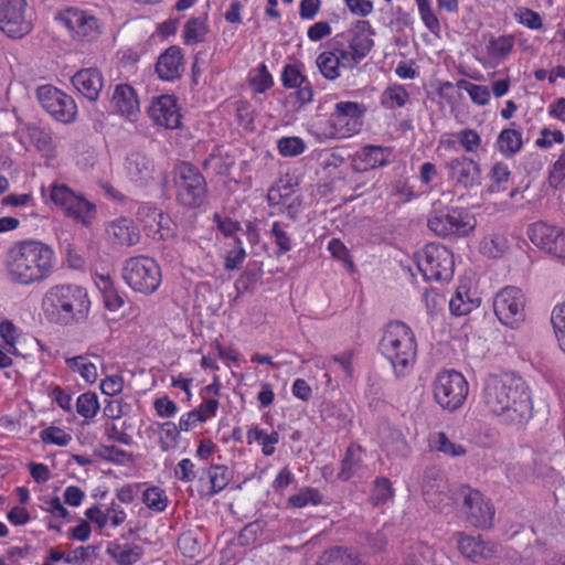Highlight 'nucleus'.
Here are the masks:
<instances>
[{"label": "nucleus", "instance_id": "f257e3e1", "mask_svg": "<svg viewBox=\"0 0 565 565\" xmlns=\"http://www.w3.org/2000/svg\"><path fill=\"white\" fill-rule=\"evenodd\" d=\"M56 266L55 249L39 238H23L14 242L7 249L3 259L7 279L22 287L47 281L53 277Z\"/></svg>", "mask_w": 565, "mask_h": 565}, {"label": "nucleus", "instance_id": "f03ea898", "mask_svg": "<svg viewBox=\"0 0 565 565\" xmlns=\"http://www.w3.org/2000/svg\"><path fill=\"white\" fill-rule=\"evenodd\" d=\"M486 408L502 422L522 425L532 417L533 403L525 381L514 373L487 377L482 390Z\"/></svg>", "mask_w": 565, "mask_h": 565}, {"label": "nucleus", "instance_id": "7ed1b4c3", "mask_svg": "<svg viewBox=\"0 0 565 565\" xmlns=\"http://www.w3.org/2000/svg\"><path fill=\"white\" fill-rule=\"evenodd\" d=\"M92 300L88 290L76 284H57L43 295L41 309L44 319L53 326L70 328L88 320Z\"/></svg>", "mask_w": 565, "mask_h": 565}, {"label": "nucleus", "instance_id": "20e7f679", "mask_svg": "<svg viewBox=\"0 0 565 565\" xmlns=\"http://www.w3.org/2000/svg\"><path fill=\"white\" fill-rule=\"evenodd\" d=\"M379 350L395 376L409 374L417 361L418 343L412 328L403 321H390L383 329Z\"/></svg>", "mask_w": 565, "mask_h": 565}, {"label": "nucleus", "instance_id": "39448f33", "mask_svg": "<svg viewBox=\"0 0 565 565\" xmlns=\"http://www.w3.org/2000/svg\"><path fill=\"white\" fill-rule=\"evenodd\" d=\"M55 21L65 30L70 41L81 49L93 46L103 34V22L90 10L79 7L60 10Z\"/></svg>", "mask_w": 565, "mask_h": 565}, {"label": "nucleus", "instance_id": "423d86ee", "mask_svg": "<svg viewBox=\"0 0 565 565\" xmlns=\"http://www.w3.org/2000/svg\"><path fill=\"white\" fill-rule=\"evenodd\" d=\"M373 35L370 21L358 20L348 30L337 33L329 43L347 63V68L352 70L371 52L374 45Z\"/></svg>", "mask_w": 565, "mask_h": 565}, {"label": "nucleus", "instance_id": "0eeeda50", "mask_svg": "<svg viewBox=\"0 0 565 565\" xmlns=\"http://www.w3.org/2000/svg\"><path fill=\"white\" fill-rule=\"evenodd\" d=\"M174 196L185 209L202 206L207 198V182L202 172L191 162L182 161L172 171Z\"/></svg>", "mask_w": 565, "mask_h": 565}, {"label": "nucleus", "instance_id": "6e6552de", "mask_svg": "<svg viewBox=\"0 0 565 565\" xmlns=\"http://www.w3.org/2000/svg\"><path fill=\"white\" fill-rule=\"evenodd\" d=\"M50 200L63 215L74 223L90 227L97 215V206L67 184L54 181L49 188Z\"/></svg>", "mask_w": 565, "mask_h": 565}, {"label": "nucleus", "instance_id": "1a4fd4ad", "mask_svg": "<svg viewBox=\"0 0 565 565\" xmlns=\"http://www.w3.org/2000/svg\"><path fill=\"white\" fill-rule=\"evenodd\" d=\"M367 108L364 104L341 100L326 121L320 135L326 139H345L358 135L363 127Z\"/></svg>", "mask_w": 565, "mask_h": 565}, {"label": "nucleus", "instance_id": "9d476101", "mask_svg": "<svg viewBox=\"0 0 565 565\" xmlns=\"http://www.w3.org/2000/svg\"><path fill=\"white\" fill-rule=\"evenodd\" d=\"M122 279L135 292L154 294L162 282V271L156 259L149 256L128 258L122 267Z\"/></svg>", "mask_w": 565, "mask_h": 565}, {"label": "nucleus", "instance_id": "9b49d317", "mask_svg": "<svg viewBox=\"0 0 565 565\" xmlns=\"http://www.w3.org/2000/svg\"><path fill=\"white\" fill-rule=\"evenodd\" d=\"M419 271L427 281H449L455 273L451 249L439 243H428L416 254Z\"/></svg>", "mask_w": 565, "mask_h": 565}, {"label": "nucleus", "instance_id": "f8f14e48", "mask_svg": "<svg viewBox=\"0 0 565 565\" xmlns=\"http://www.w3.org/2000/svg\"><path fill=\"white\" fill-rule=\"evenodd\" d=\"M428 228L444 238H463L477 227L475 215L465 207H449L433 213L427 221Z\"/></svg>", "mask_w": 565, "mask_h": 565}, {"label": "nucleus", "instance_id": "ddd939ff", "mask_svg": "<svg viewBox=\"0 0 565 565\" xmlns=\"http://www.w3.org/2000/svg\"><path fill=\"white\" fill-rule=\"evenodd\" d=\"M435 402L445 411L455 412L463 406L469 394V384L456 370L439 372L433 382Z\"/></svg>", "mask_w": 565, "mask_h": 565}, {"label": "nucleus", "instance_id": "4468645a", "mask_svg": "<svg viewBox=\"0 0 565 565\" xmlns=\"http://www.w3.org/2000/svg\"><path fill=\"white\" fill-rule=\"evenodd\" d=\"M493 310L498 320L512 329L525 320V297L518 287L502 288L493 298Z\"/></svg>", "mask_w": 565, "mask_h": 565}, {"label": "nucleus", "instance_id": "2eb2a0df", "mask_svg": "<svg viewBox=\"0 0 565 565\" xmlns=\"http://www.w3.org/2000/svg\"><path fill=\"white\" fill-rule=\"evenodd\" d=\"M38 99L42 108L63 124L73 122L77 115L75 100L64 92L52 85H44L38 88Z\"/></svg>", "mask_w": 565, "mask_h": 565}, {"label": "nucleus", "instance_id": "dca6fc26", "mask_svg": "<svg viewBox=\"0 0 565 565\" xmlns=\"http://www.w3.org/2000/svg\"><path fill=\"white\" fill-rule=\"evenodd\" d=\"M461 491L467 522L481 530L492 527L495 510L491 501L479 490L470 487H463Z\"/></svg>", "mask_w": 565, "mask_h": 565}, {"label": "nucleus", "instance_id": "f3484780", "mask_svg": "<svg viewBox=\"0 0 565 565\" xmlns=\"http://www.w3.org/2000/svg\"><path fill=\"white\" fill-rule=\"evenodd\" d=\"M147 114L154 125L166 129H178L182 125L179 100L173 95L163 94L153 97Z\"/></svg>", "mask_w": 565, "mask_h": 565}, {"label": "nucleus", "instance_id": "a211bd4d", "mask_svg": "<svg viewBox=\"0 0 565 565\" xmlns=\"http://www.w3.org/2000/svg\"><path fill=\"white\" fill-rule=\"evenodd\" d=\"M25 8V0H0V29L10 38H21L30 31Z\"/></svg>", "mask_w": 565, "mask_h": 565}, {"label": "nucleus", "instance_id": "6ab92c4d", "mask_svg": "<svg viewBox=\"0 0 565 565\" xmlns=\"http://www.w3.org/2000/svg\"><path fill=\"white\" fill-rule=\"evenodd\" d=\"M233 477V470L223 463H212L203 468L198 479L200 494L213 498L226 489Z\"/></svg>", "mask_w": 565, "mask_h": 565}, {"label": "nucleus", "instance_id": "aec40b11", "mask_svg": "<svg viewBox=\"0 0 565 565\" xmlns=\"http://www.w3.org/2000/svg\"><path fill=\"white\" fill-rule=\"evenodd\" d=\"M268 205L274 213H286L295 218L300 211L302 200L289 183L278 182L271 185L267 193Z\"/></svg>", "mask_w": 565, "mask_h": 565}, {"label": "nucleus", "instance_id": "412c9836", "mask_svg": "<svg viewBox=\"0 0 565 565\" xmlns=\"http://www.w3.org/2000/svg\"><path fill=\"white\" fill-rule=\"evenodd\" d=\"M448 171V180L456 186L463 189H472L479 184L480 180V167L473 159L459 156L450 159L446 163Z\"/></svg>", "mask_w": 565, "mask_h": 565}, {"label": "nucleus", "instance_id": "4be33fe9", "mask_svg": "<svg viewBox=\"0 0 565 565\" xmlns=\"http://www.w3.org/2000/svg\"><path fill=\"white\" fill-rule=\"evenodd\" d=\"M457 544L461 555L476 564L494 558L499 554V546L483 540L481 535L473 536L460 532L457 535Z\"/></svg>", "mask_w": 565, "mask_h": 565}, {"label": "nucleus", "instance_id": "5701e85b", "mask_svg": "<svg viewBox=\"0 0 565 565\" xmlns=\"http://www.w3.org/2000/svg\"><path fill=\"white\" fill-rule=\"evenodd\" d=\"M185 71V56L178 45H170L157 58L154 72L163 82H174L182 77Z\"/></svg>", "mask_w": 565, "mask_h": 565}, {"label": "nucleus", "instance_id": "b1692460", "mask_svg": "<svg viewBox=\"0 0 565 565\" xmlns=\"http://www.w3.org/2000/svg\"><path fill=\"white\" fill-rule=\"evenodd\" d=\"M392 149L390 147L366 145L352 157V167L358 172H366L390 164Z\"/></svg>", "mask_w": 565, "mask_h": 565}, {"label": "nucleus", "instance_id": "393cba45", "mask_svg": "<svg viewBox=\"0 0 565 565\" xmlns=\"http://www.w3.org/2000/svg\"><path fill=\"white\" fill-rule=\"evenodd\" d=\"M85 516L94 523L99 531H103L106 527L117 529L121 526L128 515L121 504L113 500L104 510L98 505L86 509Z\"/></svg>", "mask_w": 565, "mask_h": 565}, {"label": "nucleus", "instance_id": "a878e982", "mask_svg": "<svg viewBox=\"0 0 565 565\" xmlns=\"http://www.w3.org/2000/svg\"><path fill=\"white\" fill-rule=\"evenodd\" d=\"M106 238L113 246L130 247L140 239V233L134 221L121 216L109 222L106 227Z\"/></svg>", "mask_w": 565, "mask_h": 565}, {"label": "nucleus", "instance_id": "bb28decb", "mask_svg": "<svg viewBox=\"0 0 565 565\" xmlns=\"http://www.w3.org/2000/svg\"><path fill=\"white\" fill-rule=\"evenodd\" d=\"M71 82L75 89L89 102L98 99L104 87V78L96 67L83 68L76 72Z\"/></svg>", "mask_w": 565, "mask_h": 565}, {"label": "nucleus", "instance_id": "cd10ccee", "mask_svg": "<svg viewBox=\"0 0 565 565\" xmlns=\"http://www.w3.org/2000/svg\"><path fill=\"white\" fill-rule=\"evenodd\" d=\"M111 104L117 113L129 120H135L140 113L138 94L136 89L128 84H118L115 87Z\"/></svg>", "mask_w": 565, "mask_h": 565}, {"label": "nucleus", "instance_id": "c85d7f7f", "mask_svg": "<svg viewBox=\"0 0 565 565\" xmlns=\"http://www.w3.org/2000/svg\"><path fill=\"white\" fill-rule=\"evenodd\" d=\"M316 65L321 76L327 81H335L341 77L342 70L347 68V63L334 51L328 42L326 49L317 56Z\"/></svg>", "mask_w": 565, "mask_h": 565}, {"label": "nucleus", "instance_id": "c756f323", "mask_svg": "<svg viewBox=\"0 0 565 565\" xmlns=\"http://www.w3.org/2000/svg\"><path fill=\"white\" fill-rule=\"evenodd\" d=\"M107 554L117 565H134L141 559L143 548L136 543L115 540L108 543Z\"/></svg>", "mask_w": 565, "mask_h": 565}, {"label": "nucleus", "instance_id": "7c9ffc66", "mask_svg": "<svg viewBox=\"0 0 565 565\" xmlns=\"http://www.w3.org/2000/svg\"><path fill=\"white\" fill-rule=\"evenodd\" d=\"M153 163L141 153H131L127 157L126 171L129 180L137 185L148 183L153 179Z\"/></svg>", "mask_w": 565, "mask_h": 565}, {"label": "nucleus", "instance_id": "2f4dec72", "mask_svg": "<svg viewBox=\"0 0 565 565\" xmlns=\"http://www.w3.org/2000/svg\"><path fill=\"white\" fill-rule=\"evenodd\" d=\"M515 38L512 34L490 36L486 44V54L490 64L497 66L503 63L512 53Z\"/></svg>", "mask_w": 565, "mask_h": 565}, {"label": "nucleus", "instance_id": "473e14b6", "mask_svg": "<svg viewBox=\"0 0 565 565\" xmlns=\"http://www.w3.org/2000/svg\"><path fill=\"white\" fill-rule=\"evenodd\" d=\"M317 565H366V563L352 548L337 545L322 552Z\"/></svg>", "mask_w": 565, "mask_h": 565}, {"label": "nucleus", "instance_id": "72a5a7b5", "mask_svg": "<svg viewBox=\"0 0 565 565\" xmlns=\"http://www.w3.org/2000/svg\"><path fill=\"white\" fill-rule=\"evenodd\" d=\"M559 230L557 226L540 221L530 224L526 233L535 246L550 253Z\"/></svg>", "mask_w": 565, "mask_h": 565}, {"label": "nucleus", "instance_id": "f704fd0d", "mask_svg": "<svg viewBox=\"0 0 565 565\" xmlns=\"http://www.w3.org/2000/svg\"><path fill=\"white\" fill-rule=\"evenodd\" d=\"M362 452L363 448L358 444L352 443L347 447L340 462V470L338 472L339 480L349 481L361 470Z\"/></svg>", "mask_w": 565, "mask_h": 565}, {"label": "nucleus", "instance_id": "c9c22d12", "mask_svg": "<svg viewBox=\"0 0 565 565\" xmlns=\"http://www.w3.org/2000/svg\"><path fill=\"white\" fill-rule=\"evenodd\" d=\"M246 439L248 445L257 443L262 447L263 455L269 457L275 454L280 436L276 430L268 433L266 429L254 424L247 428Z\"/></svg>", "mask_w": 565, "mask_h": 565}, {"label": "nucleus", "instance_id": "e433bc0d", "mask_svg": "<svg viewBox=\"0 0 565 565\" xmlns=\"http://www.w3.org/2000/svg\"><path fill=\"white\" fill-rule=\"evenodd\" d=\"M209 33L207 13L191 17L182 30V41L188 46L203 42Z\"/></svg>", "mask_w": 565, "mask_h": 565}, {"label": "nucleus", "instance_id": "4c0bfd02", "mask_svg": "<svg viewBox=\"0 0 565 565\" xmlns=\"http://www.w3.org/2000/svg\"><path fill=\"white\" fill-rule=\"evenodd\" d=\"M523 146L522 132L514 128H504L500 131L495 147L505 158H512L521 151Z\"/></svg>", "mask_w": 565, "mask_h": 565}, {"label": "nucleus", "instance_id": "58836bf2", "mask_svg": "<svg viewBox=\"0 0 565 565\" xmlns=\"http://www.w3.org/2000/svg\"><path fill=\"white\" fill-rule=\"evenodd\" d=\"M382 447L391 458H405L411 451L408 441L399 429H390L383 437Z\"/></svg>", "mask_w": 565, "mask_h": 565}, {"label": "nucleus", "instance_id": "ea45409f", "mask_svg": "<svg viewBox=\"0 0 565 565\" xmlns=\"http://www.w3.org/2000/svg\"><path fill=\"white\" fill-rule=\"evenodd\" d=\"M409 102V93L402 84H390L380 97V104L387 110L403 108Z\"/></svg>", "mask_w": 565, "mask_h": 565}, {"label": "nucleus", "instance_id": "a19ab883", "mask_svg": "<svg viewBox=\"0 0 565 565\" xmlns=\"http://www.w3.org/2000/svg\"><path fill=\"white\" fill-rule=\"evenodd\" d=\"M289 224L281 221H275L269 231V237L276 246L275 254L277 257L286 255L294 248V239L288 232Z\"/></svg>", "mask_w": 565, "mask_h": 565}, {"label": "nucleus", "instance_id": "79ce46f5", "mask_svg": "<svg viewBox=\"0 0 565 565\" xmlns=\"http://www.w3.org/2000/svg\"><path fill=\"white\" fill-rule=\"evenodd\" d=\"M142 503L152 512H163L170 502L164 489L158 486H147L141 491Z\"/></svg>", "mask_w": 565, "mask_h": 565}, {"label": "nucleus", "instance_id": "37998d69", "mask_svg": "<svg viewBox=\"0 0 565 565\" xmlns=\"http://www.w3.org/2000/svg\"><path fill=\"white\" fill-rule=\"evenodd\" d=\"M181 439V430L174 422L167 420L158 425V444L162 452L174 450Z\"/></svg>", "mask_w": 565, "mask_h": 565}, {"label": "nucleus", "instance_id": "c03bdc74", "mask_svg": "<svg viewBox=\"0 0 565 565\" xmlns=\"http://www.w3.org/2000/svg\"><path fill=\"white\" fill-rule=\"evenodd\" d=\"M75 408L85 424L90 423L100 409L97 394L92 391L79 394L76 398Z\"/></svg>", "mask_w": 565, "mask_h": 565}, {"label": "nucleus", "instance_id": "a18cd8bd", "mask_svg": "<svg viewBox=\"0 0 565 565\" xmlns=\"http://www.w3.org/2000/svg\"><path fill=\"white\" fill-rule=\"evenodd\" d=\"M65 364L72 372L78 373L86 383L93 384L97 381V367L87 356L67 358Z\"/></svg>", "mask_w": 565, "mask_h": 565}, {"label": "nucleus", "instance_id": "49530a36", "mask_svg": "<svg viewBox=\"0 0 565 565\" xmlns=\"http://www.w3.org/2000/svg\"><path fill=\"white\" fill-rule=\"evenodd\" d=\"M419 18L425 28L434 35H439L441 24L438 14L433 6V0H414Z\"/></svg>", "mask_w": 565, "mask_h": 565}, {"label": "nucleus", "instance_id": "de8ad7c7", "mask_svg": "<svg viewBox=\"0 0 565 565\" xmlns=\"http://www.w3.org/2000/svg\"><path fill=\"white\" fill-rule=\"evenodd\" d=\"M431 447L448 457H461L467 454L465 446L451 441L447 434L437 431L430 437Z\"/></svg>", "mask_w": 565, "mask_h": 565}, {"label": "nucleus", "instance_id": "09e8293b", "mask_svg": "<svg viewBox=\"0 0 565 565\" xmlns=\"http://www.w3.org/2000/svg\"><path fill=\"white\" fill-rule=\"evenodd\" d=\"M511 177L509 166L504 162H495L489 172V191L498 193L508 189V183Z\"/></svg>", "mask_w": 565, "mask_h": 565}, {"label": "nucleus", "instance_id": "8fccbe9b", "mask_svg": "<svg viewBox=\"0 0 565 565\" xmlns=\"http://www.w3.org/2000/svg\"><path fill=\"white\" fill-rule=\"evenodd\" d=\"M321 492L311 487H303L288 498V504L296 509H302L308 505L317 507L322 503Z\"/></svg>", "mask_w": 565, "mask_h": 565}, {"label": "nucleus", "instance_id": "3c124183", "mask_svg": "<svg viewBox=\"0 0 565 565\" xmlns=\"http://www.w3.org/2000/svg\"><path fill=\"white\" fill-rule=\"evenodd\" d=\"M458 89L465 90L470 100L477 106H486L490 102L491 92L486 85H478L466 79H459L456 83Z\"/></svg>", "mask_w": 565, "mask_h": 565}, {"label": "nucleus", "instance_id": "603ef678", "mask_svg": "<svg viewBox=\"0 0 565 565\" xmlns=\"http://www.w3.org/2000/svg\"><path fill=\"white\" fill-rule=\"evenodd\" d=\"M29 137L31 143L46 157H51L54 153L55 147L51 132L39 126L29 128Z\"/></svg>", "mask_w": 565, "mask_h": 565}, {"label": "nucleus", "instance_id": "864d4df0", "mask_svg": "<svg viewBox=\"0 0 565 565\" xmlns=\"http://www.w3.org/2000/svg\"><path fill=\"white\" fill-rule=\"evenodd\" d=\"M307 77L305 65L301 62L285 64L280 73V82L286 89L296 87V85L301 84Z\"/></svg>", "mask_w": 565, "mask_h": 565}, {"label": "nucleus", "instance_id": "5fc2aeb1", "mask_svg": "<svg viewBox=\"0 0 565 565\" xmlns=\"http://www.w3.org/2000/svg\"><path fill=\"white\" fill-rule=\"evenodd\" d=\"M508 247V239L501 234L486 236L480 243L481 254L491 258L501 257Z\"/></svg>", "mask_w": 565, "mask_h": 565}, {"label": "nucleus", "instance_id": "6e6d98bb", "mask_svg": "<svg viewBox=\"0 0 565 565\" xmlns=\"http://www.w3.org/2000/svg\"><path fill=\"white\" fill-rule=\"evenodd\" d=\"M476 306L475 300L469 298L468 290L463 286H459L449 300V310L456 316L468 315Z\"/></svg>", "mask_w": 565, "mask_h": 565}, {"label": "nucleus", "instance_id": "4d7b16f0", "mask_svg": "<svg viewBox=\"0 0 565 565\" xmlns=\"http://www.w3.org/2000/svg\"><path fill=\"white\" fill-rule=\"evenodd\" d=\"M393 495L394 489L387 478L380 477L374 480L373 489L370 495V501L373 505H382L392 499Z\"/></svg>", "mask_w": 565, "mask_h": 565}, {"label": "nucleus", "instance_id": "13d9d810", "mask_svg": "<svg viewBox=\"0 0 565 565\" xmlns=\"http://www.w3.org/2000/svg\"><path fill=\"white\" fill-rule=\"evenodd\" d=\"M255 72L256 73L249 77V85L255 93L264 94L274 86V78L265 63H260Z\"/></svg>", "mask_w": 565, "mask_h": 565}, {"label": "nucleus", "instance_id": "bf43d9fd", "mask_svg": "<svg viewBox=\"0 0 565 565\" xmlns=\"http://www.w3.org/2000/svg\"><path fill=\"white\" fill-rule=\"evenodd\" d=\"M40 439L46 445L65 447L72 441V435L57 426H49L40 431Z\"/></svg>", "mask_w": 565, "mask_h": 565}, {"label": "nucleus", "instance_id": "052dcab7", "mask_svg": "<svg viewBox=\"0 0 565 565\" xmlns=\"http://www.w3.org/2000/svg\"><path fill=\"white\" fill-rule=\"evenodd\" d=\"M213 221L225 237L233 239L234 245L242 244V239L237 235V233L242 231V225L238 221H234L231 217H223L218 213H214Z\"/></svg>", "mask_w": 565, "mask_h": 565}, {"label": "nucleus", "instance_id": "680f3d73", "mask_svg": "<svg viewBox=\"0 0 565 565\" xmlns=\"http://www.w3.org/2000/svg\"><path fill=\"white\" fill-rule=\"evenodd\" d=\"M277 149L282 157H297L305 152L306 142L297 136L281 137L277 141Z\"/></svg>", "mask_w": 565, "mask_h": 565}, {"label": "nucleus", "instance_id": "e2e57ef3", "mask_svg": "<svg viewBox=\"0 0 565 565\" xmlns=\"http://www.w3.org/2000/svg\"><path fill=\"white\" fill-rule=\"evenodd\" d=\"M455 137L466 152L477 153L481 147V136L475 129H461L455 135Z\"/></svg>", "mask_w": 565, "mask_h": 565}, {"label": "nucleus", "instance_id": "0e129e2a", "mask_svg": "<svg viewBox=\"0 0 565 565\" xmlns=\"http://www.w3.org/2000/svg\"><path fill=\"white\" fill-rule=\"evenodd\" d=\"M565 141V135L559 129L551 130L547 127H543L540 130V136L535 139L534 145L539 149L548 150L554 145H562Z\"/></svg>", "mask_w": 565, "mask_h": 565}, {"label": "nucleus", "instance_id": "69168bd1", "mask_svg": "<svg viewBox=\"0 0 565 565\" xmlns=\"http://www.w3.org/2000/svg\"><path fill=\"white\" fill-rule=\"evenodd\" d=\"M327 249L331 254L332 258L342 262L348 269L353 270L354 263L351 253L340 238L330 239Z\"/></svg>", "mask_w": 565, "mask_h": 565}, {"label": "nucleus", "instance_id": "338daca9", "mask_svg": "<svg viewBox=\"0 0 565 565\" xmlns=\"http://www.w3.org/2000/svg\"><path fill=\"white\" fill-rule=\"evenodd\" d=\"M18 338V329L13 322L3 320L0 323V347L7 348L9 352H19L17 348Z\"/></svg>", "mask_w": 565, "mask_h": 565}, {"label": "nucleus", "instance_id": "774afa93", "mask_svg": "<svg viewBox=\"0 0 565 565\" xmlns=\"http://www.w3.org/2000/svg\"><path fill=\"white\" fill-rule=\"evenodd\" d=\"M423 497L425 501L434 509H441L443 505H446L450 500L448 494L440 489V486H437V489H435L434 484L430 482L424 483Z\"/></svg>", "mask_w": 565, "mask_h": 565}]
</instances>
